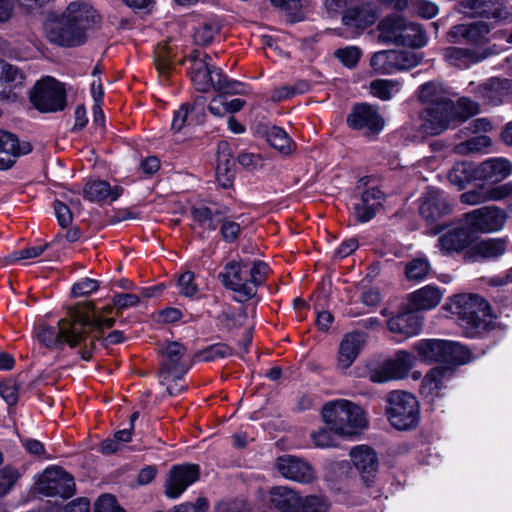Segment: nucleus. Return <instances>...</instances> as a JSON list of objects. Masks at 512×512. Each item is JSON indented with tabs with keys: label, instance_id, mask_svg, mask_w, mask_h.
Returning a JSON list of instances; mask_svg holds the SVG:
<instances>
[{
	"label": "nucleus",
	"instance_id": "nucleus-5",
	"mask_svg": "<svg viewBox=\"0 0 512 512\" xmlns=\"http://www.w3.org/2000/svg\"><path fill=\"white\" fill-rule=\"evenodd\" d=\"M386 415L397 430H410L420 420V405L417 398L406 391L395 390L386 397Z\"/></svg>",
	"mask_w": 512,
	"mask_h": 512
},
{
	"label": "nucleus",
	"instance_id": "nucleus-24",
	"mask_svg": "<svg viewBox=\"0 0 512 512\" xmlns=\"http://www.w3.org/2000/svg\"><path fill=\"white\" fill-rule=\"evenodd\" d=\"M60 15L74 28H78L83 36H86V30L92 27L97 19L96 10L81 0L71 2Z\"/></svg>",
	"mask_w": 512,
	"mask_h": 512
},
{
	"label": "nucleus",
	"instance_id": "nucleus-38",
	"mask_svg": "<svg viewBox=\"0 0 512 512\" xmlns=\"http://www.w3.org/2000/svg\"><path fill=\"white\" fill-rule=\"evenodd\" d=\"M228 148V144L222 142L218 146V164L216 168V179L218 184L223 188H228L234 180V161L230 157V153L224 151Z\"/></svg>",
	"mask_w": 512,
	"mask_h": 512
},
{
	"label": "nucleus",
	"instance_id": "nucleus-58",
	"mask_svg": "<svg viewBox=\"0 0 512 512\" xmlns=\"http://www.w3.org/2000/svg\"><path fill=\"white\" fill-rule=\"evenodd\" d=\"M335 57L347 68H354L361 57V50L356 46H348L335 51Z\"/></svg>",
	"mask_w": 512,
	"mask_h": 512
},
{
	"label": "nucleus",
	"instance_id": "nucleus-35",
	"mask_svg": "<svg viewBox=\"0 0 512 512\" xmlns=\"http://www.w3.org/2000/svg\"><path fill=\"white\" fill-rule=\"evenodd\" d=\"M418 99L427 106L453 104L441 82L430 81L420 86Z\"/></svg>",
	"mask_w": 512,
	"mask_h": 512
},
{
	"label": "nucleus",
	"instance_id": "nucleus-37",
	"mask_svg": "<svg viewBox=\"0 0 512 512\" xmlns=\"http://www.w3.org/2000/svg\"><path fill=\"white\" fill-rule=\"evenodd\" d=\"M190 70L191 81L195 88L201 92H206L211 86L213 87V82L217 81L215 73L221 71L211 66L210 62L199 61H197L195 67H191Z\"/></svg>",
	"mask_w": 512,
	"mask_h": 512
},
{
	"label": "nucleus",
	"instance_id": "nucleus-3",
	"mask_svg": "<svg viewBox=\"0 0 512 512\" xmlns=\"http://www.w3.org/2000/svg\"><path fill=\"white\" fill-rule=\"evenodd\" d=\"M322 418L331 430L342 437L359 434L368 424L364 410L347 399L327 402L322 408Z\"/></svg>",
	"mask_w": 512,
	"mask_h": 512
},
{
	"label": "nucleus",
	"instance_id": "nucleus-9",
	"mask_svg": "<svg viewBox=\"0 0 512 512\" xmlns=\"http://www.w3.org/2000/svg\"><path fill=\"white\" fill-rule=\"evenodd\" d=\"M416 357L406 350H399L392 358L387 359L381 366L371 370L369 378L375 383H386L401 380L408 376L415 366Z\"/></svg>",
	"mask_w": 512,
	"mask_h": 512
},
{
	"label": "nucleus",
	"instance_id": "nucleus-23",
	"mask_svg": "<svg viewBox=\"0 0 512 512\" xmlns=\"http://www.w3.org/2000/svg\"><path fill=\"white\" fill-rule=\"evenodd\" d=\"M488 104L499 105L512 95V81L506 78L492 77L473 90Z\"/></svg>",
	"mask_w": 512,
	"mask_h": 512
},
{
	"label": "nucleus",
	"instance_id": "nucleus-44",
	"mask_svg": "<svg viewBox=\"0 0 512 512\" xmlns=\"http://www.w3.org/2000/svg\"><path fill=\"white\" fill-rule=\"evenodd\" d=\"M139 302H140V296L138 294L117 293L113 296V299H112L113 306L108 305L107 307H105L103 313H100V312L96 313L94 311V309L92 308V306H89L87 311H85V313H88L90 315V317L92 318V320L94 319V315L100 316L102 319H108L109 317H105L103 314L105 312L111 313V311L113 310V307L117 308L119 310H124V309H128V308L137 306L139 304ZM111 318L114 320L113 317H111Z\"/></svg>",
	"mask_w": 512,
	"mask_h": 512
},
{
	"label": "nucleus",
	"instance_id": "nucleus-59",
	"mask_svg": "<svg viewBox=\"0 0 512 512\" xmlns=\"http://www.w3.org/2000/svg\"><path fill=\"white\" fill-rule=\"evenodd\" d=\"M217 32V25L212 23H202L194 32V41L197 45H207L213 40Z\"/></svg>",
	"mask_w": 512,
	"mask_h": 512
},
{
	"label": "nucleus",
	"instance_id": "nucleus-26",
	"mask_svg": "<svg viewBox=\"0 0 512 512\" xmlns=\"http://www.w3.org/2000/svg\"><path fill=\"white\" fill-rule=\"evenodd\" d=\"M383 200V192L376 187L367 188L360 196L353 208L356 221L365 223L375 217Z\"/></svg>",
	"mask_w": 512,
	"mask_h": 512
},
{
	"label": "nucleus",
	"instance_id": "nucleus-61",
	"mask_svg": "<svg viewBox=\"0 0 512 512\" xmlns=\"http://www.w3.org/2000/svg\"><path fill=\"white\" fill-rule=\"evenodd\" d=\"M250 278L248 283L254 285V289L257 291V287L261 285L268 276L269 266L262 261L253 262L252 267L249 269Z\"/></svg>",
	"mask_w": 512,
	"mask_h": 512
},
{
	"label": "nucleus",
	"instance_id": "nucleus-18",
	"mask_svg": "<svg viewBox=\"0 0 512 512\" xmlns=\"http://www.w3.org/2000/svg\"><path fill=\"white\" fill-rule=\"evenodd\" d=\"M276 467L281 476L290 481L309 484L316 478L315 471L308 462L292 455L279 457Z\"/></svg>",
	"mask_w": 512,
	"mask_h": 512
},
{
	"label": "nucleus",
	"instance_id": "nucleus-6",
	"mask_svg": "<svg viewBox=\"0 0 512 512\" xmlns=\"http://www.w3.org/2000/svg\"><path fill=\"white\" fill-rule=\"evenodd\" d=\"M32 105L42 113L62 111L66 106V92L63 85L52 77L38 81L30 95Z\"/></svg>",
	"mask_w": 512,
	"mask_h": 512
},
{
	"label": "nucleus",
	"instance_id": "nucleus-20",
	"mask_svg": "<svg viewBox=\"0 0 512 512\" xmlns=\"http://www.w3.org/2000/svg\"><path fill=\"white\" fill-rule=\"evenodd\" d=\"M512 174V163L505 157H491L476 166V180L496 184Z\"/></svg>",
	"mask_w": 512,
	"mask_h": 512
},
{
	"label": "nucleus",
	"instance_id": "nucleus-7",
	"mask_svg": "<svg viewBox=\"0 0 512 512\" xmlns=\"http://www.w3.org/2000/svg\"><path fill=\"white\" fill-rule=\"evenodd\" d=\"M491 27L484 21L453 26L448 32L451 43H466L470 48H484L489 52V57L498 53L496 45L490 44Z\"/></svg>",
	"mask_w": 512,
	"mask_h": 512
},
{
	"label": "nucleus",
	"instance_id": "nucleus-2",
	"mask_svg": "<svg viewBox=\"0 0 512 512\" xmlns=\"http://www.w3.org/2000/svg\"><path fill=\"white\" fill-rule=\"evenodd\" d=\"M444 309L457 319L467 337H481L495 327L490 306L479 295H455L447 300Z\"/></svg>",
	"mask_w": 512,
	"mask_h": 512
},
{
	"label": "nucleus",
	"instance_id": "nucleus-19",
	"mask_svg": "<svg viewBox=\"0 0 512 512\" xmlns=\"http://www.w3.org/2000/svg\"><path fill=\"white\" fill-rule=\"evenodd\" d=\"M348 125L366 133H379L384 128V120L376 108L367 104L356 105L347 118Z\"/></svg>",
	"mask_w": 512,
	"mask_h": 512
},
{
	"label": "nucleus",
	"instance_id": "nucleus-32",
	"mask_svg": "<svg viewBox=\"0 0 512 512\" xmlns=\"http://www.w3.org/2000/svg\"><path fill=\"white\" fill-rule=\"evenodd\" d=\"M270 503L279 512H299L302 496L286 486H276L270 490Z\"/></svg>",
	"mask_w": 512,
	"mask_h": 512
},
{
	"label": "nucleus",
	"instance_id": "nucleus-25",
	"mask_svg": "<svg viewBox=\"0 0 512 512\" xmlns=\"http://www.w3.org/2000/svg\"><path fill=\"white\" fill-rule=\"evenodd\" d=\"M30 151L31 145L28 142L19 143L15 135L0 130V170L11 168L19 156Z\"/></svg>",
	"mask_w": 512,
	"mask_h": 512
},
{
	"label": "nucleus",
	"instance_id": "nucleus-53",
	"mask_svg": "<svg viewBox=\"0 0 512 512\" xmlns=\"http://www.w3.org/2000/svg\"><path fill=\"white\" fill-rule=\"evenodd\" d=\"M217 81L213 82V88L223 94L236 95L245 92L243 83L227 78L221 71L216 72Z\"/></svg>",
	"mask_w": 512,
	"mask_h": 512
},
{
	"label": "nucleus",
	"instance_id": "nucleus-49",
	"mask_svg": "<svg viewBox=\"0 0 512 512\" xmlns=\"http://www.w3.org/2000/svg\"><path fill=\"white\" fill-rule=\"evenodd\" d=\"M401 89L400 82L390 79H376L370 83V92L382 101L393 98Z\"/></svg>",
	"mask_w": 512,
	"mask_h": 512
},
{
	"label": "nucleus",
	"instance_id": "nucleus-22",
	"mask_svg": "<svg viewBox=\"0 0 512 512\" xmlns=\"http://www.w3.org/2000/svg\"><path fill=\"white\" fill-rule=\"evenodd\" d=\"M454 371L450 367H435L423 378L421 383V394L433 402L436 398L444 395L443 390L447 388L448 382L452 379Z\"/></svg>",
	"mask_w": 512,
	"mask_h": 512
},
{
	"label": "nucleus",
	"instance_id": "nucleus-39",
	"mask_svg": "<svg viewBox=\"0 0 512 512\" xmlns=\"http://www.w3.org/2000/svg\"><path fill=\"white\" fill-rule=\"evenodd\" d=\"M469 243V235L464 228L456 227L443 234L438 239V247L445 253L458 252Z\"/></svg>",
	"mask_w": 512,
	"mask_h": 512
},
{
	"label": "nucleus",
	"instance_id": "nucleus-12",
	"mask_svg": "<svg viewBox=\"0 0 512 512\" xmlns=\"http://www.w3.org/2000/svg\"><path fill=\"white\" fill-rule=\"evenodd\" d=\"M44 32L50 43L62 47L79 46L86 40V36H83L78 28H74L60 14L48 17L44 23Z\"/></svg>",
	"mask_w": 512,
	"mask_h": 512
},
{
	"label": "nucleus",
	"instance_id": "nucleus-21",
	"mask_svg": "<svg viewBox=\"0 0 512 512\" xmlns=\"http://www.w3.org/2000/svg\"><path fill=\"white\" fill-rule=\"evenodd\" d=\"M450 210L451 207L441 190L428 188L423 194L419 212L428 223L436 222Z\"/></svg>",
	"mask_w": 512,
	"mask_h": 512
},
{
	"label": "nucleus",
	"instance_id": "nucleus-43",
	"mask_svg": "<svg viewBox=\"0 0 512 512\" xmlns=\"http://www.w3.org/2000/svg\"><path fill=\"white\" fill-rule=\"evenodd\" d=\"M427 43V37L419 24L404 19L401 36L398 44L420 48Z\"/></svg>",
	"mask_w": 512,
	"mask_h": 512
},
{
	"label": "nucleus",
	"instance_id": "nucleus-8",
	"mask_svg": "<svg viewBox=\"0 0 512 512\" xmlns=\"http://www.w3.org/2000/svg\"><path fill=\"white\" fill-rule=\"evenodd\" d=\"M247 266L242 262L229 261L223 271L219 273L222 284L234 292V299L238 302H246L256 295L254 285L248 283L246 274Z\"/></svg>",
	"mask_w": 512,
	"mask_h": 512
},
{
	"label": "nucleus",
	"instance_id": "nucleus-15",
	"mask_svg": "<svg viewBox=\"0 0 512 512\" xmlns=\"http://www.w3.org/2000/svg\"><path fill=\"white\" fill-rule=\"evenodd\" d=\"M349 456L362 482L367 487L374 484L379 468V459L376 451L368 445H357L350 450Z\"/></svg>",
	"mask_w": 512,
	"mask_h": 512
},
{
	"label": "nucleus",
	"instance_id": "nucleus-45",
	"mask_svg": "<svg viewBox=\"0 0 512 512\" xmlns=\"http://www.w3.org/2000/svg\"><path fill=\"white\" fill-rule=\"evenodd\" d=\"M492 145V140L484 134L475 135L465 141L456 144L453 152L458 155H468L472 153H484Z\"/></svg>",
	"mask_w": 512,
	"mask_h": 512
},
{
	"label": "nucleus",
	"instance_id": "nucleus-57",
	"mask_svg": "<svg viewBox=\"0 0 512 512\" xmlns=\"http://www.w3.org/2000/svg\"><path fill=\"white\" fill-rule=\"evenodd\" d=\"M233 350L230 346L225 343H216L202 350L199 357L202 361H214L219 358H225L231 356Z\"/></svg>",
	"mask_w": 512,
	"mask_h": 512
},
{
	"label": "nucleus",
	"instance_id": "nucleus-33",
	"mask_svg": "<svg viewBox=\"0 0 512 512\" xmlns=\"http://www.w3.org/2000/svg\"><path fill=\"white\" fill-rule=\"evenodd\" d=\"M407 307V311L399 313L388 320V328L391 332L407 337L415 336L422 329V319Z\"/></svg>",
	"mask_w": 512,
	"mask_h": 512
},
{
	"label": "nucleus",
	"instance_id": "nucleus-27",
	"mask_svg": "<svg viewBox=\"0 0 512 512\" xmlns=\"http://www.w3.org/2000/svg\"><path fill=\"white\" fill-rule=\"evenodd\" d=\"M365 343V336L359 332L344 335L340 341L337 354V368L347 370L357 359Z\"/></svg>",
	"mask_w": 512,
	"mask_h": 512
},
{
	"label": "nucleus",
	"instance_id": "nucleus-63",
	"mask_svg": "<svg viewBox=\"0 0 512 512\" xmlns=\"http://www.w3.org/2000/svg\"><path fill=\"white\" fill-rule=\"evenodd\" d=\"M154 63L160 77L168 79L172 70V61L168 52H166L164 48H161L156 52Z\"/></svg>",
	"mask_w": 512,
	"mask_h": 512
},
{
	"label": "nucleus",
	"instance_id": "nucleus-17",
	"mask_svg": "<svg viewBox=\"0 0 512 512\" xmlns=\"http://www.w3.org/2000/svg\"><path fill=\"white\" fill-rule=\"evenodd\" d=\"M442 57L444 62L460 70L469 69L489 58V52L484 48H470L459 46H448L443 48Z\"/></svg>",
	"mask_w": 512,
	"mask_h": 512
},
{
	"label": "nucleus",
	"instance_id": "nucleus-14",
	"mask_svg": "<svg viewBox=\"0 0 512 512\" xmlns=\"http://www.w3.org/2000/svg\"><path fill=\"white\" fill-rule=\"evenodd\" d=\"M420 119V129L423 134L429 136L439 135L455 121L453 104L427 106L422 110Z\"/></svg>",
	"mask_w": 512,
	"mask_h": 512
},
{
	"label": "nucleus",
	"instance_id": "nucleus-54",
	"mask_svg": "<svg viewBox=\"0 0 512 512\" xmlns=\"http://www.w3.org/2000/svg\"><path fill=\"white\" fill-rule=\"evenodd\" d=\"M479 105L469 99L460 98L456 104L453 103V113L455 115V121H465L469 117L479 113Z\"/></svg>",
	"mask_w": 512,
	"mask_h": 512
},
{
	"label": "nucleus",
	"instance_id": "nucleus-16",
	"mask_svg": "<svg viewBox=\"0 0 512 512\" xmlns=\"http://www.w3.org/2000/svg\"><path fill=\"white\" fill-rule=\"evenodd\" d=\"M461 12L496 21L512 20V7L508 8L499 0H464L461 2Z\"/></svg>",
	"mask_w": 512,
	"mask_h": 512
},
{
	"label": "nucleus",
	"instance_id": "nucleus-48",
	"mask_svg": "<svg viewBox=\"0 0 512 512\" xmlns=\"http://www.w3.org/2000/svg\"><path fill=\"white\" fill-rule=\"evenodd\" d=\"M268 143L280 153L289 155L294 150V143L289 135L280 127H271L266 134Z\"/></svg>",
	"mask_w": 512,
	"mask_h": 512
},
{
	"label": "nucleus",
	"instance_id": "nucleus-64",
	"mask_svg": "<svg viewBox=\"0 0 512 512\" xmlns=\"http://www.w3.org/2000/svg\"><path fill=\"white\" fill-rule=\"evenodd\" d=\"M94 512H125L114 496L104 494L95 502Z\"/></svg>",
	"mask_w": 512,
	"mask_h": 512
},
{
	"label": "nucleus",
	"instance_id": "nucleus-56",
	"mask_svg": "<svg viewBox=\"0 0 512 512\" xmlns=\"http://www.w3.org/2000/svg\"><path fill=\"white\" fill-rule=\"evenodd\" d=\"M330 503L325 497L309 495L301 498L299 512H328Z\"/></svg>",
	"mask_w": 512,
	"mask_h": 512
},
{
	"label": "nucleus",
	"instance_id": "nucleus-52",
	"mask_svg": "<svg viewBox=\"0 0 512 512\" xmlns=\"http://www.w3.org/2000/svg\"><path fill=\"white\" fill-rule=\"evenodd\" d=\"M4 460L3 454L0 451V466ZM20 478V472L16 467L6 465L0 469V497L7 494Z\"/></svg>",
	"mask_w": 512,
	"mask_h": 512
},
{
	"label": "nucleus",
	"instance_id": "nucleus-41",
	"mask_svg": "<svg viewBox=\"0 0 512 512\" xmlns=\"http://www.w3.org/2000/svg\"><path fill=\"white\" fill-rule=\"evenodd\" d=\"M447 178L451 184L462 189L472 180H476V167L466 161L457 162L449 170Z\"/></svg>",
	"mask_w": 512,
	"mask_h": 512
},
{
	"label": "nucleus",
	"instance_id": "nucleus-51",
	"mask_svg": "<svg viewBox=\"0 0 512 512\" xmlns=\"http://www.w3.org/2000/svg\"><path fill=\"white\" fill-rule=\"evenodd\" d=\"M430 269L431 266L427 259L415 258L406 264L405 275L410 281H421L426 278Z\"/></svg>",
	"mask_w": 512,
	"mask_h": 512
},
{
	"label": "nucleus",
	"instance_id": "nucleus-1",
	"mask_svg": "<svg viewBox=\"0 0 512 512\" xmlns=\"http://www.w3.org/2000/svg\"><path fill=\"white\" fill-rule=\"evenodd\" d=\"M112 318L102 319L88 313L75 310L68 318L59 320L57 326L42 325L36 332L38 341L49 349H61L64 345L70 348H79V355L83 360H90L95 349L96 340L105 328L114 325Z\"/></svg>",
	"mask_w": 512,
	"mask_h": 512
},
{
	"label": "nucleus",
	"instance_id": "nucleus-29",
	"mask_svg": "<svg viewBox=\"0 0 512 512\" xmlns=\"http://www.w3.org/2000/svg\"><path fill=\"white\" fill-rule=\"evenodd\" d=\"M507 246L506 238H487L470 247L468 258L474 262L497 259L505 254Z\"/></svg>",
	"mask_w": 512,
	"mask_h": 512
},
{
	"label": "nucleus",
	"instance_id": "nucleus-13",
	"mask_svg": "<svg viewBox=\"0 0 512 512\" xmlns=\"http://www.w3.org/2000/svg\"><path fill=\"white\" fill-rule=\"evenodd\" d=\"M200 476L198 465H173L164 484V493L169 499H178Z\"/></svg>",
	"mask_w": 512,
	"mask_h": 512
},
{
	"label": "nucleus",
	"instance_id": "nucleus-4",
	"mask_svg": "<svg viewBox=\"0 0 512 512\" xmlns=\"http://www.w3.org/2000/svg\"><path fill=\"white\" fill-rule=\"evenodd\" d=\"M417 354L416 361L431 363L444 362L461 365L473 359L471 352L462 344L441 339H423L412 346Z\"/></svg>",
	"mask_w": 512,
	"mask_h": 512
},
{
	"label": "nucleus",
	"instance_id": "nucleus-28",
	"mask_svg": "<svg viewBox=\"0 0 512 512\" xmlns=\"http://www.w3.org/2000/svg\"><path fill=\"white\" fill-rule=\"evenodd\" d=\"M185 352L186 348L178 342L167 344L163 351L160 374H172L177 377H183L189 369L183 361Z\"/></svg>",
	"mask_w": 512,
	"mask_h": 512
},
{
	"label": "nucleus",
	"instance_id": "nucleus-30",
	"mask_svg": "<svg viewBox=\"0 0 512 512\" xmlns=\"http://www.w3.org/2000/svg\"><path fill=\"white\" fill-rule=\"evenodd\" d=\"M512 197V182L493 187L489 190L472 189L461 194L460 200L464 204L479 205L488 201H501Z\"/></svg>",
	"mask_w": 512,
	"mask_h": 512
},
{
	"label": "nucleus",
	"instance_id": "nucleus-62",
	"mask_svg": "<svg viewBox=\"0 0 512 512\" xmlns=\"http://www.w3.org/2000/svg\"><path fill=\"white\" fill-rule=\"evenodd\" d=\"M90 502L87 498H79L65 506L57 504L50 506L45 512H89Z\"/></svg>",
	"mask_w": 512,
	"mask_h": 512
},
{
	"label": "nucleus",
	"instance_id": "nucleus-34",
	"mask_svg": "<svg viewBox=\"0 0 512 512\" xmlns=\"http://www.w3.org/2000/svg\"><path fill=\"white\" fill-rule=\"evenodd\" d=\"M123 193L120 186L112 187L104 180H89L83 188L84 197L91 202L116 201Z\"/></svg>",
	"mask_w": 512,
	"mask_h": 512
},
{
	"label": "nucleus",
	"instance_id": "nucleus-11",
	"mask_svg": "<svg viewBox=\"0 0 512 512\" xmlns=\"http://www.w3.org/2000/svg\"><path fill=\"white\" fill-rule=\"evenodd\" d=\"M36 489L46 496L70 498L75 492L73 477L59 467L47 468L39 477Z\"/></svg>",
	"mask_w": 512,
	"mask_h": 512
},
{
	"label": "nucleus",
	"instance_id": "nucleus-50",
	"mask_svg": "<svg viewBox=\"0 0 512 512\" xmlns=\"http://www.w3.org/2000/svg\"><path fill=\"white\" fill-rule=\"evenodd\" d=\"M395 73L412 69L423 60V54L412 50H394Z\"/></svg>",
	"mask_w": 512,
	"mask_h": 512
},
{
	"label": "nucleus",
	"instance_id": "nucleus-42",
	"mask_svg": "<svg viewBox=\"0 0 512 512\" xmlns=\"http://www.w3.org/2000/svg\"><path fill=\"white\" fill-rule=\"evenodd\" d=\"M342 22L345 26L363 29L374 22V16L369 15L364 7L356 5L355 0H352L342 16Z\"/></svg>",
	"mask_w": 512,
	"mask_h": 512
},
{
	"label": "nucleus",
	"instance_id": "nucleus-10",
	"mask_svg": "<svg viewBox=\"0 0 512 512\" xmlns=\"http://www.w3.org/2000/svg\"><path fill=\"white\" fill-rule=\"evenodd\" d=\"M507 220V214L502 208L490 205L464 214L466 226L479 233H494L502 230Z\"/></svg>",
	"mask_w": 512,
	"mask_h": 512
},
{
	"label": "nucleus",
	"instance_id": "nucleus-40",
	"mask_svg": "<svg viewBox=\"0 0 512 512\" xmlns=\"http://www.w3.org/2000/svg\"><path fill=\"white\" fill-rule=\"evenodd\" d=\"M24 78L23 72L17 66L0 59V87L10 90V99L16 96L14 89L23 84Z\"/></svg>",
	"mask_w": 512,
	"mask_h": 512
},
{
	"label": "nucleus",
	"instance_id": "nucleus-47",
	"mask_svg": "<svg viewBox=\"0 0 512 512\" xmlns=\"http://www.w3.org/2000/svg\"><path fill=\"white\" fill-rule=\"evenodd\" d=\"M370 66L378 74H395L394 50H381L374 53L370 59Z\"/></svg>",
	"mask_w": 512,
	"mask_h": 512
},
{
	"label": "nucleus",
	"instance_id": "nucleus-36",
	"mask_svg": "<svg viewBox=\"0 0 512 512\" xmlns=\"http://www.w3.org/2000/svg\"><path fill=\"white\" fill-rule=\"evenodd\" d=\"M404 19L400 15H388L377 25L378 41L383 44H398Z\"/></svg>",
	"mask_w": 512,
	"mask_h": 512
},
{
	"label": "nucleus",
	"instance_id": "nucleus-31",
	"mask_svg": "<svg viewBox=\"0 0 512 512\" xmlns=\"http://www.w3.org/2000/svg\"><path fill=\"white\" fill-rule=\"evenodd\" d=\"M443 298L440 288L426 285L409 295L408 308L412 311L431 310L435 308Z\"/></svg>",
	"mask_w": 512,
	"mask_h": 512
},
{
	"label": "nucleus",
	"instance_id": "nucleus-60",
	"mask_svg": "<svg viewBox=\"0 0 512 512\" xmlns=\"http://www.w3.org/2000/svg\"><path fill=\"white\" fill-rule=\"evenodd\" d=\"M336 435L337 434L327 426V428H321L313 433L312 440L317 447L328 448L336 445Z\"/></svg>",
	"mask_w": 512,
	"mask_h": 512
},
{
	"label": "nucleus",
	"instance_id": "nucleus-55",
	"mask_svg": "<svg viewBox=\"0 0 512 512\" xmlns=\"http://www.w3.org/2000/svg\"><path fill=\"white\" fill-rule=\"evenodd\" d=\"M178 292L180 295L193 298L199 293V287L195 282V274L192 271L182 273L177 281Z\"/></svg>",
	"mask_w": 512,
	"mask_h": 512
},
{
	"label": "nucleus",
	"instance_id": "nucleus-46",
	"mask_svg": "<svg viewBox=\"0 0 512 512\" xmlns=\"http://www.w3.org/2000/svg\"><path fill=\"white\" fill-rule=\"evenodd\" d=\"M219 215H221V211L219 209L212 210L205 205H194L191 207V217L193 221L199 227L208 231L216 230L218 222L215 218Z\"/></svg>",
	"mask_w": 512,
	"mask_h": 512
}]
</instances>
